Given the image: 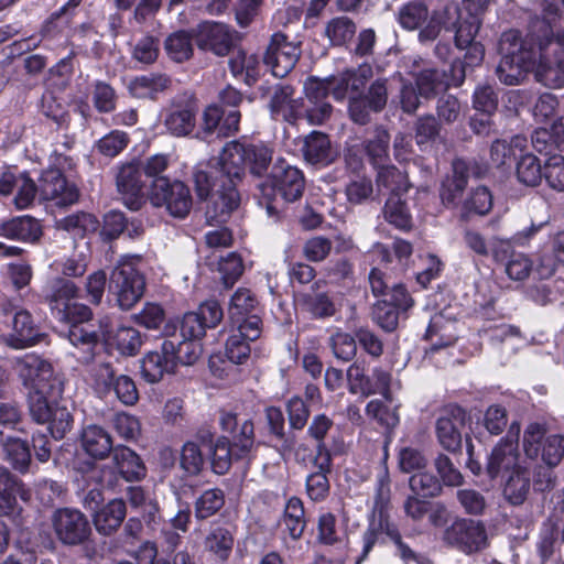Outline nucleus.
<instances>
[{
    "label": "nucleus",
    "mask_w": 564,
    "mask_h": 564,
    "mask_svg": "<svg viewBox=\"0 0 564 564\" xmlns=\"http://www.w3.org/2000/svg\"><path fill=\"white\" fill-rule=\"evenodd\" d=\"M492 208V195L486 186H478L464 200L460 217L469 219L473 216H484Z\"/></svg>",
    "instance_id": "nucleus-44"
},
{
    "label": "nucleus",
    "mask_w": 564,
    "mask_h": 564,
    "mask_svg": "<svg viewBox=\"0 0 564 564\" xmlns=\"http://www.w3.org/2000/svg\"><path fill=\"white\" fill-rule=\"evenodd\" d=\"M14 368L28 389V405L32 420L47 424L51 436L59 441L73 427L74 417L64 400V382L53 365L35 352L17 358Z\"/></svg>",
    "instance_id": "nucleus-3"
},
{
    "label": "nucleus",
    "mask_w": 564,
    "mask_h": 564,
    "mask_svg": "<svg viewBox=\"0 0 564 564\" xmlns=\"http://www.w3.org/2000/svg\"><path fill=\"white\" fill-rule=\"evenodd\" d=\"M43 236L39 219L31 215L13 216L0 221V237L24 243H36Z\"/></svg>",
    "instance_id": "nucleus-23"
},
{
    "label": "nucleus",
    "mask_w": 564,
    "mask_h": 564,
    "mask_svg": "<svg viewBox=\"0 0 564 564\" xmlns=\"http://www.w3.org/2000/svg\"><path fill=\"white\" fill-rule=\"evenodd\" d=\"M349 391L354 394L368 397L381 394L386 400L391 401L390 382L391 376L382 369H375L371 377L366 376L365 369L359 364H352L347 370Z\"/></svg>",
    "instance_id": "nucleus-18"
},
{
    "label": "nucleus",
    "mask_w": 564,
    "mask_h": 564,
    "mask_svg": "<svg viewBox=\"0 0 564 564\" xmlns=\"http://www.w3.org/2000/svg\"><path fill=\"white\" fill-rule=\"evenodd\" d=\"M313 463L317 470L307 476L306 492L312 500L322 501L328 496L330 488L327 474L332 469V457L328 459L327 468L322 466L318 457H314Z\"/></svg>",
    "instance_id": "nucleus-45"
},
{
    "label": "nucleus",
    "mask_w": 564,
    "mask_h": 564,
    "mask_svg": "<svg viewBox=\"0 0 564 564\" xmlns=\"http://www.w3.org/2000/svg\"><path fill=\"white\" fill-rule=\"evenodd\" d=\"M116 184L121 200L128 209L138 212L145 205L148 185L140 161L122 165L117 174Z\"/></svg>",
    "instance_id": "nucleus-11"
},
{
    "label": "nucleus",
    "mask_w": 564,
    "mask_h": 564,
    "mask_svg": "<svg viewBox=\"0 0 564 564\" xmlns=\"http://www.w3.org/2000/svg\"><path fill=\"white\" fill-rule=\"evenodd\" d=\"M482 167L476 161L455 159L452 163V174L444 177L440 188V197L445 206H456L462 197L469 177H481Z\"/></svg>",
    "instance_id": "nucleus-15"
},
{
    "label": "nucleus",
    "mask_w": 564,
    "mask_h": 564,
    "mask_svg": "<svg viewBox=\"0 0 564 564\" xmlns=\"http://www.w3.org/2000/svg\"><path fill=\"white\" fill-rule=\"evenodd\" d=\"M128 228V219L120 210H110L104 215L100 235L106 241H112Z\"/></svg>",
    "instance_id": "nucleus-62"
},
{
    "label": "nucleus",
    "mask_w": 564,
    "mask_h": 564,
    "mask_svg": "<svg viewBox=\"0 0 564 564\" xmlns=\"http://www.w3.org/2000/svg\"><path fill=\"white\" fill-rule=\"evenodd\" d=\"M41 112L52 120L57 129H68L70 123V115L67 107L62 100L53 95L43 96L41 104Z\"/></svg>",
    "instance_id": "nucleus-53"
},
{
    "label": "nucleus",
    "mask_w": 564,
    "mask_h": 564,
    "mask_svg": "<svg viewBox=\"0 0 564 564\" xmlns=\"http://www.w3.org/2000/svg\"><path fill=\"white\" fill-rule=\"evenodd\" d=\"M462 19L458 3L448 2L434 12L429 24L420 32V37L422 40H434L442 28L446 31H454Z\"/></svg>",
    "instance_id": "nucleus-32"
},
{
    "label": "nucleus",
    "mask_w": 564,
    "mask_h": 564,
    "mask_svg": "<svg viewBox=\"0 0 564 564\" xmlns=\"http://www.w3.org/2000/svg\"><path fill=\"white\" fill-rule=\"evenodd\" d=\"M419 94L424 99H432L448 89L451 82L447 72L434 67H423L411 72Z\"/></svg>",
    "instance_id": "nucleus-29"
},
{
    "label": "nucleus",
    "mask_w": 564,
    "mask_h": 564,
    "mask_svg": "<svg viewBox=\"0 0 564 564\" xmlns=\"http://www.w3.org/2000/svg\"><path fill=\"white\" fill-rule=\"evenodd\" d=\"M531 488L529 470L525 466L513 469L503 484L502 494L512 506H521L527 500Z\"/></svg>",
    "instance_id": "nucleus-34"
},
{
    "label": "nucleus",
    "mask_w": 564,
    "mask_h": 564,
    "mask_svg": "<svg viewBox=\"0 0 564 564\" xmlns=\"http://www.w3.org/2000/svg\"><path fill=\"white\" fill-rule=\"evenodd\" d=\"M240 40L238 32L219 22H206L199 25L196 44L199 48L215 55L226 56Z\"/></svg>",
    "instance_id": "nucleus-19"
},
{
    "label": "nucleus",
    "mask_w": 564,
    "mask_h": 564,
    "mask_svg": "<svg viewBox=\"0 0 564 564\" xmlns=\"http://www.w3.org/2000/svg\"><path fill=\"white\" fill-rule=\"evenodd\" d=\"M377 184L391 192L390 195H399L406 193L410 188L408 176L393 165L378 166Z\"/></svg>",
    "instance_id": "nucleus-47"
},
{
    "label": "nucleus",
    "mask_w": 564,
    "mask_h": 564,
    "mask_svg": "<svg viewBox=\"0 0 564 564\" xmlns=\"http://www.w3.org/2000/svg\"><path fill=\"white\" fill-rule=\"evenodd\" d=\"M39 194L43 200H54L59 206L74 204L79 197L76 185L69 183L58 167H48L41 173Z\"/></svg>",
    "instance_id": "nucleus-16"
},
{
    "label": "nucleus",
    "mask_w": 564,
    "mask_h": 564,
    "mask_svg": "<svg viewBox=\"0 0 564 564\" xmlns=\"http://www.w3.org/2000/svg\"><path fill=\"white\" fill-rule=\"evenodd\" d=\"M272 150L263 144L228 142L218 158L209 163V171L196 170L195 188L200 198L210 194L206 218L209 224H225L240 204L237 183L245 175V166L256 176H262L272 162Z\"/></svg>",
    "instance_id": "nucleus-1"
},
{
    "label": "nucleus",
    "mask_w": 564,
    "mask_h": 564,
    "mask_svg": "<svg viewBox=\"0 0 564 564\" xmlns=\"http://www.w3.org/2000/svg\"><path fill=\"white\" fill-rule=\"evenodd\" d=\"M480 28V20L478 15L468 13L465 19H462L456 25L455 44L458 48L465 50L470 44L476 43L475 36Z\"/></svg>",
    "instance_id": "nucleus-58"
},
{
    "label": "nucleus",
    "mask_w": 564,
    "mask_h": 564,
    "mask_svg": "<svg viewBox=\"0 0 564 564\" xmlns=\"http://www.w3.org/2000/svg\"><path fill=\"white\" fill-rule=\"evenodd\" d=\"M176 371V345L164 339L161 350L149 351L141 361V376L149 383L159 382L165 373Z\"/></svg>",
    "instance_id": "nucleus-20"
},
{
    "label": "nucleus",
    "mask_w": 564,
    "mask_h": 564,
    "mask_svg": "<svg viewBox=\"0 0 564 564\" xmlns=\"http://www.w3.org/2000/svg\"><path fill=\"white\" fill-rule=\"evenodd\" d=\"M326 83L311 77L304 84L303 116L312 126L326 123L333 115V106L328 102Z\"/></svg>",
    "instance_id": "nucleus-17"
},
{
    "label": "nucleus",
    "mask_w": 564,
    "mask_h": 564,
    "mask_svg": "<svg viewBox=\"0 0 564 564\" xmlns=\"http://www.w3.org/2000/svg\"><path fill=\"white\" fill-rule=\"evenodd\" d=\"M47 337L42 324L25 308L17 311L12 317L11 332L4 343L13 349H24L41 344Z\"/></svg>",
    "instance_id": "nucleus-13"
},
{
    "label": "nucleus",
    "mask_w": 564,
    "mask_h": 564,
    "mask_svg": "<svg viewBox=\"0 0 564 564\" xmlns=\"http://www.w3.org/2000/svg\"><path fill=\"white\" fill-rule=\"evenodd\" d=\"M388 78H377L368 87L365 95L366 100L370 104V109L379 113L381 112L389 99Z\"/></svg>",
    "instance_id": "nucleus-63"
},
{
    "label": "nucleus",
    "mask_w": 564,
    "mask_h": 564,
    "mask_svg": "<svg viewBox=\"0 0 564 564\" xmlns=\"http://www.w3.org/2000/svg\"><path fill=\"white\" fill-rule=\"evenodd\" d=\"M169 177H155L148 186L147 202L153 207H165L169 214L176 218L175 205H173L174 185Z\"/></svg>",
    "instance_id": "nucleus-35"
},
{
    "label": "nucleus",
    "mask_w": 564,
    "mask_h": 564,
    "mask_svg": "<svg viewBox=\"0 0 564 564\" xmlns=\"http://www.w3.org/2000/svg\"><path fill=\"white\" fill-rule=\"evenodd\" d=\"M78 292L73 281L57 278L43 289L41 302L57 322L68 326L67 337L73 346L90 349L98 344L99 335L86 325L94 314L88 305L76 301Z\"/></svg>",
    "instance_id": "nucleus-4"
},
{
    "label": "nucleus",
    "mask_w": 564,
    "mask_h": 564,
    "mask_svg": "<svg viewBox=\"0 0 564 564\" xmlns=\"http://www.w3.org/2000/svg\"><path fill=\"white\" fill-rule=\"evenodd\" d=\"M546 425L538 422L528 424L523 432L522 449L528 459L542 462L549 467H556L564 457V436H546Z\"/></svg>",
    "instance_id": "nucleus-6"
},
{
    "label": "nucleus",
    "mask_w": 564,
    "mask_h": 564,
    "mask_svg": "<svg viewBox=\"0 0 564 564\" xmlns=\"http://www.w3.org/2000/svg\"><path fill=\"white\" fill-rule=\"evenodd\" d=\"M229 68L234 77L241 78L248 86L253 85L259 76V59L238 50L229 58Z\"/></svg>",
    "instance_id": "nucleus-38"
},
{
    "label": "nucleus",
    "mask_w": 564,
    "mask_h": 564,
    "mask_svg": "<svg viewBox=\"0 0 564 564\" xmlns=\"http://www.w3.org/2000/svg\"><path fill=\"white\" fill-rule=\"evenodd\" d=\"M443 541L465 554L482 551L488 545L484 524L471 519H457L443 532Z\"/></svg>",
    "instance_id": "nucleus-8"
},
{
    "label": "nucleus",
    "mask_w": 564,
    "mask_h": 564,
    "mask_svg": "<svg viewBox=\"0 0 564 564\" xmlns=\"http://www.w3.org/2000/svg\"><path fill=\"white\" fill-rule=\"evenodd\" d=\"M466 413L462 408L446 409L436 420L435 430L441 446L452 453L462 448V429L464 427Z\"/></svg>",
    "instance_id": "nucleus-22"
},
{
    "label": "nucleus",
    "mask_w": 564,
    "mask_h": 564,
    "mask_svg": "<svg viewBox=\"0 0 564 564\" xmlns=\"http://www.w3.org/2000/svg\"><path fill=\"white\" fill-rule=\"evenodd\" d=\"M237 458L232 443L227 437H218L212 452V466L216 474H226L230 466L232 457Z\"/></svg>",
    "instance_id": "nucleus-55"
},
{
    "label": "nucleus",
    "mask_w": 564,
    "mask_h": 564,
    "mask_svg": "<svg viewBox=\"0 0 564 564\" xmlns=\"http://www.w3.org/2000/svg\"><path fill=\"white\" fill-rule=\"evenodd\" d=\"M113 464L118 474L127 481L141 480L147 473V468L140 456L124 445L115 447Z\"/></svg>",
    "instance_id": "nucleus-33"
},
{
    "label": "nucleus",
    "mask_w": 564,
    "mask_h": 564,
    "mask_svg": "<svg viewBox=\"0 0 564 564\" xmlns=\"http://www.w3.org/2000/svg\"><path fill=\"white\" fill-rule=\"evenodd\" d=\"M355 32V23L346 17L333 19L326 26V34L335 45L346 43L354 36Z\"/></svg>",
    "instance_id": "nucleus-61"
},
{
    "label": "nucleus",
    "mask_w": 564,
    "mask_h": 564,
    "mask_svg": "<svg viewBox=\"0 0 564 564\" xmlns=\"http://www.w3.org/2000/svg\"><path fill=\"white\" fill-rule=\"evenodd\" d=\"M301 151L304 160L312 165L326 166L337 158L328 134L322 131H312L305 135Z\"/></svg>",
    "instance_id": "nucleus-24"
},
{
    "label": "nucleus",
    "mask_w": 564,
    "mask_h": 564,
    "mask_svg": "<svg viewBox=\"0 0 564 564\" xmlns=\"http://www.w3.org/2000/svg\"><path fill=\"white\" fill-rule=\"evenodd\" d=\"M234 546L231 531L223 525H213L205 539V547L215 554L221 562L229 558Z\"/></svg>",
    "instance_id": "nucleus-42"
},
{
    "label": "nucleus",
    "mask_w": 564,
    "mask_h": 564,
    "mask_svg": "<svg viewBox=\"0 0 564 564\" xmlns=\"http://www.w3.org/2000/svg\"><path fill=\"white\" fill-rule=\"evenodd\" d=\"M441 122L433 115L420 116L414 122V137L416 144L423 150L424 147L434 142L441 133Z\"/></svg>",
    "instance_id": "nucleus-52"
},
{
    "label": "nucleus",
    "mask_w": 564,
    "mask_h": 564,
    "mask_svg": "<svg viewBox=\"0 0 564 564\" xmlns=\"http://www.w3.org/2000/svg\"><path fill=\"white\" fill-rule=\"evenodd\" d=\"M127 514L126 502L112 499L94 513V524L98 533L110 535L122 524Z\"/></svg>",
    "instance_id": "nucleus-30"
},
{
    "label": "nucleus",
    "mask_w": 564,
    "mask_h": 564,
    "mask_svg": "<svg viewBox=\"0 0 564 564\" xmlns=\"http://www.w3.org/2000/svg\"><path fill=\"white\" fill-rule=\"evenodd\" d=\"M170 84V78L162 74L141 75L130 80L128 89L134 98L153 99L158 93L165 90Z\"/></svg>",
    "instance_id": "nucleus-36"
},
{
    "label": "nucleus",
    "mask_w": 564,
    "mask_h": 564,
    "mask_svg": "<svg viewBox=\"0 0 564 564\" xmlns=\"http://www.w3.org/2000/svg\"><path fill=\"white\" fill-rule=\"evenodd\" d=\"M294 88L290 85L278 86L270 100V110L274 119L295 123L303 116V99L293 98Z\"/></svg>",
    "instance_id": "nucleus-25"
},
{
    "label": "nucleus",
    "mask_w": 564,
    "mask_h": 564,
    "mask_svg": "<svg viewBox=\"0 0 564 564\" xmlns=\"http://www.w3.org/2000/svg\"><path fill=\"white\" fill-rule=\"evenodd\" d=\"M384 219L401 230H409L412 227L411 215L405 202L399 195H390L383 207Z\"/></svg>",
    "instance_id": "nucleus-50"
},
{
    "label": "nucleus",
    "mask_w": 564,
    "mask_h": 564,
    "mask_svg": "<svg viewBox=\"0 0 564 564\" xmlns=\"http://www.w3.org/2000/svg\"><path fill=\"white\" fill-rule=\"evenodd\" d=\"M543 177L547 185L558 192L564 191V156L550 155L543 165Z\"/></svg>",
    "instance_id": "nucleus-59"
},
{
    "label": "nucleus",
    "mask_w": 564,
    "mask_h": 564,
    "mask_svg": "<svg viewBox=\"0 0 564 564\" xmlns=\"http://www.w3.org/2000/svg\"><path fill=\"white\" fill-rule=\"evenodd\" d=\"M108 290L118 306L129 311L142 299L145 279L131 263H121L111 271Z\"/></svg>",
    "instance_id": "nucleus-7"
},
{
    "label": "nucleus",
    "mask_w": 564,
    "mask_h": 564,
    "mask_svg": "<svg viewBox=\"0 0 564 564\" xmlns=\"http://www.w3.org/2000/svg\"><path fill=\"white\" fill-rule=\"evenodd\" d=\"M452 324L447 323L442 315L432 317L425 333V338L432 340V349H438L452 345L456 340V336L447 332Z\"/></svg>",
    "instance_id": "nucleus-54"
},
{
    "label": "nucleus",
    "mask_w": 564,
    "mask_h": 564,
    "mask_svg": "<svg viewBox=\"0 0 564 564\" xmlns=\"http://www.w3.org/2000/svg\"><path fill=\"white\" fill-rule=\"evenodd\" d=\"M129 134L124 131L112 130L97 142L99 153L108 158H115L129 144Z\"/></svg>",
    "instance_id": "nucleus-60"
},
{
    "label": "nucleus",
    "mask_w": 564,
    "mask_h": 564,
    "mask_svg": "<svg viewBox=\"0 0 564 564\" xmlns=\"http://www.w3.org/2000/svg\"><path fill=\"white\" fill-rule=\"evenodd\" d=\"M400 311L388 299L378 301L372 306L373 322L386 332H393L399 324Z\"/></svg>",
    "instance_id": "nucleus-56"
},
{
    "label": "nucleus",
    "mask_w": 564,
    "mask_h": 564,
    "mask_svg": "<svg viewBox=\"0 0 564 564\" xmlns=\"http://www.w3.org/2000/svg\"><path fill=\"white\" fill-rule=\"evenodd\" d=\"M516 177L524 186H539L543 178L540 160L532 153L521 154L516 165Z\"/></svg>",
    "instance_id": "nucleus-43"
},
{
    "label": "nucleus",
    "mask_w": 564,
    "mask_h": 564,
    "mask_svg": "<svg viewBox=\"0 0 564 564\" xmlns=\"http://www.w3.org/2000/svg\"><path fill=\"white\" fill-rule=\"evenodd\" d=\"M216 270L220 274V281L226 289L232 288L245 272L242 257L238 252H229L220 257L216 263Z\"/></svg>",
    "instance_id": "nucleus-46"
},
{
    "label": "nucleus",
    "mask_w": 564,
    "mask_h": 564,
    "mask_svg": "<svg viewBox=\"0 0 564 564\" xmlns=\"http://www.w3.org/2000/svg\"><path fill=\"white\" fill-rule=\"evenodd\" d=\"M224 494L219 489L206 490L196 501V516L206 519L216 513L223 506Z\"/></svg>",
    "instance_id": "nucleus-64"
},
{
    "label": "nucleus",
    "mask_w": 564,
    "mask_h": 564,
    "mask_svg": "<svg viewBox=\"0 0 564 564\" xmlns=\"http://www.w3.org/2000/svg\"><path fill=\"white\" fill-rule=\"evenodd\" d=\"M95 388L105 395L115 392L124 405H134L139 400V391L133 379L127 375H117L110 362H104L98 367Z\"/></svg>",
    "instance_id": "nucleus-14"
},
{
    "label": "nucleus",
    "mask_w": 564,
    "mask_h": 564,
    "mask_svg": "<svg viewBox=\"0 0 564 564\" xmlns=\"http://www.w3.org/2000/svg\"><path fill=\"white\" fill-rule=\"evenodd\" d=\"M82 447L85 453L95 458L104 459L115 453L113 440L102 426L91 424L83 429L80 435Z\"/></svg>",
    "instance_id": "nucleus-28"
},
{
    "label": "nucleus",
    "mask_w": 564,
    "mask_h": 564,
    "mask_svg": "<svg viewBox=\"0 0 564 564\" xmlns=\"http://www.w3.org/2000/svg\"><path fill=\"white\" fill-rule=\"evenodd\" d=\"M519 435L520 424L512 422L507 435L491 449L486 464V473L491 479L502 474L509 475L513 469L522 466L519 463Z\"/></svg>",
    "instance_id": "nucleus-9"
},
{
    "label": "nucleus",
    "mask_w": 564,
    "mask_h": 564,
    "mask_svg": "<svg viewBox=\"0 0 564 564\" xmlns=\"http://www.w3.org/2000/svg\"><path fill=\"white\" fill-rule=\"evenodd\" d=\"M390 134L383 126L373 129L372 137L362 143L369 161L376 166L384 163L389 155Z\"/></svg>",
    "instance_id": "nucleus-40"
},
{
    "label": "nucleus",
    "mask_w": 564,
    "mask_h": 564,
    "mask_svg": "<svg viewBox=\"0 0 564 564\" xmlns=\"http://www.w3.org/2000/svg\"><path fill=\"white\" fill-rule=\"evenodd\" d=\"M18 497L22 500L29 499L23 481L0 465V516H10L14 512Z\"/></svg>",
    "instance_id": "nucleus-27"
},
{
    "label": "nucleus",
    "mask_w": 564,
    "mask_h": 564,
    "mask_svg": "<svg viewBox=\"0 0 564 564\" xmlns=\"http://www.w3.org/2000/svg\"><path fill=\"white\" fill-rule=\"evenodd\" d=\"M0 444L3 447L4 459L13 470L21 475H25L31 470L32 454L26 440L15 436H6Z\"/></svg>",
    "instance_id": "nucleus-31"
},
{
    "label": "nucleus",
    "mask_w": 564,
    "mask_h": 564,
    "mask_svg": "<svg viewBox=\"0 0 564 564\" xmlns=\"http://www.w3.org/2000/svg\"><path fill=\"white\" fill-rule=\"evenodd\" d=\"M52 524L57 540L64 545H80L91 534L88 519L77 509L59 508L55 510Z\"/></svg>",
    "instance_id": "nucleus-10"
},
{
    "label": "nucleus",
    "mask_w": 564,
    "mask_h": 564,
    "mask_svg": "<svg viewBox=\"0 0 564 564\" xmlns=\"http://www.w3.org/2000/svg\"><path fill=\"white\" fill-rule=\"evenodd\" d=\"M112 341L123 356H135L142 346L140 332L130 326L118 327L112 336Z\"/></svg>",
    "instance_id": "nucleus-51"
},
{
    "label": "nucleus",
    "mask_w": 564,
    "mask_h": 564,
    "mask_svg": "<svg viewBox=\"0 0 564 564\" xmlns=\"http://www.w3.org/2000/svg\"><path fill=\"white\" fill-rule=\"evenodd\" d=\"M260 204H264L269 215L278 213L276 198L285 203L300 199L304 193L305 180L302 171L279 159L274 163L268 181L258 185Z\"/></svg>",
    "instance_id": "nucleus-5"
},
{
    "label": "nucleus",
    "mask_w": 564,
    "mask_h": 564,
    "mask_svg": "<svg viewBox=\"0 0 564 564\" xmlns=\"http://www.w3.org/2000/svg\"><path fill=\"white\" fill-rule=\"evenodd\" d=\"M282 523L292 540H299L304 533L306 521L303 502L297 497H292L288 500Z\"/></svg>",
    "instance_id": "nucleus-41"
},
{
    "label": "nucleus",
    "mask_w": 564,
    "mask_h": 564,
    "mask_svg": "<svg viewBox=\"0 0 564 564\" xmlns=\"http://www.w3.org/2000/svg\"><path fill=\"white\" fill-rule=\"evenodd\" d=\"M219 425L224 432L232 437V445L237 458L247 456L254 444V427L251 419L239 417L232 411L221 410L219 412Z\"/></svg>",
    "instance_id": "nucleus-21"
},
{
    "label": "nucleus",
    "mask_w": 564,
    "mask_h": 564,
    "mask_svg": "<svg viewBox=\"0 0 564 564\" xmlns=\"http://www.w3.org/2000/svg\"><path fill=\"white\" fill-rule=\"evenodd\" d=\"M301 57L299 44L289 41L281 32L271 35L263 55V63L271 69L273 76L284 78L297 64Z\"/></svg>",
    "instance_id": "nucleus-12"
},
{
    "label": "nucleus",
    "mask_w": 564,
    "mask_h": 564,
    "mask_svg": "<svg viewBox=\"0 0 564 564\" xmlns=\"http://www.w3.org/2000/svg\"><path fill=\"white\" fill-rule=\"evenodd\" d=\"M99 225L98 218L94 214L86 212L67 215L57 221L58 229L79 238H84L89 232H95Z\"/></svg>",
    "instance_id": "nucleus-39"
},
{
    "label": "nucleus",
    "mask_w": 564,
    "mask_h": 564,
    "mask_svg": "<svg viewBox=\"0 0 564 564\" xmlns=\"http://www.w3.org/2000/svg\"><path fill=\"white\" fill-rule=\"evenodd\" d=\"M500 62L496 67L499 82L507 86L520 85L527 75L538 65L539 82L552 88H561L564 79V30L549 28L539 37L536 47L524 41L516 30L501 34L498 45Z\"/></svg>",
    "instance_id": "nucleus-2"
},
{
    "label": "nucleus",
    "mask_w": 564,
    "mask_h": 564,
    "mask_svg": "<svg viewBox=\"0 0 564 564\" xmlns=\"http://www.w3.org/2000/svg\"><path fill=\"white\" fill-rule=\"evenodd\" d=\"M91 101L98 113H111L117 108L118 95L109 83L97 79L91 84Z\"/></svg>",
    "instance_id": "nucleus-48"
},
{
    "label": "nucleus",
    "mask_w": 564,
    "mask_h": 564,
    "mask_svg": "<svg viewBox=\"0 0 564 564\" xmlns=\"http://www.w3.org/2000/svg\"><path fill=\"white\" fill-rule=\"evenodd\" d=\"M413 495L422 498H434L442 492V484L430 473L414 474L409 481Z\"/></svg>",
    "instance_id": "nucleus-57"
},
{
    "label": "nucleus",
    "mask_w": 564,
    "mask_h": 564,
    "mask_svg": "<svg viewBox=\"0 0 564 564\" xmlns=\"http://www.w3.org/2000/svg\"><path fill=\"white\" fill-rule=\"evenodd\" d=\"M258 304V299L250 289L239 288L232 294L229 302V318L231 321H240L243 316L253 314Z\"/></svg>",
    "instance_id": "nucleus-49"
},
{
    "label": "nucleus",
    "mask_w": 564,
    "mask_h": 564,
    "mask_svg": "<svg viewBox=\"0 0 564 564\" xmlns=\"http://www.w3.org/2000/svg\"><path fill=\"white\" fill-rule=\"evenodd\" d=\"M240 111L225 112L218 106H209L203 115L204 130L206 133H217L218 137H229L238 132Z\"/></svg>",
    "instance_id": "nucleus-26"
},
{
    "label": "nucleus",
    "mask_w": 564,
    "mask_h": 564,
    "mask_svg": "<svg viewBox=\"0 0 564 564\" xmlns=\"http://www.w3.org/2000/svg\"><path fill=\"white\" fill-rule=\"evenodd\" d=\"M334 422L325 414L315 415L308 425L307 434L316 442V454L322 466L327 468L328 459L332 457L324 440L327 433L333 429Z\"/></svg>",
    "instance_id": "nucleus-37"
}]
</instances>
